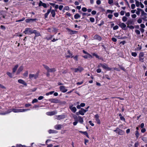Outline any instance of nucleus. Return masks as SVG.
<instances>
[{
	"label": "nucleus",
	"instance_id": "34",
	"mask_svg": "<svg viewBox=\"0 0 147 147\" xmlns=\"http://www.w3.org/2000/svg\"><path fill=\"white\" fill-rule=\"evenodd\" d=\"M93 55L95 56L96 58H98L99 59H101V58L99 56H98L95 53H93L92 54Z\"/></svg>",
	"mask_w": 147,
	"mask_h": 147
},
{
	"label": "nucleus",
	"instance_id": "2",
	"mask_svg": "<svg viewBox=\"0 0 147 147\" xmlns=\"http://www.w3.org/2000/svg\"><path fill=\"white\" fill-rule=\"evenodd\" d=\"M34 32V30H33L31 28H26L25 31L23 32V33L25 34L28 35L31 34Z\"/></svg>",
	"mask_w": 147,
	"mask_h": 147
},
{
	"label": "nucleus",
	"instance_id": "56",
	"mask_svg": "<svg viewBox=\"0 0 147 147\" xmlns=\"http://www.w3.org/2000/svg\"><path fill=\"white\" fill-rule=\"evenodd\" d=\"M142 20L141 18H139L137 20L139 24L141 23L142 22Z\"/></svg>",
	"mask_w": 147,
	"mask_h": 147
},
{
	"label": "nucleus",
	"instance_id": "29",
	"mask_svg": "<svg viewBox=\"0 0 147 147\" xmlns=\"http://www.w3.org/2000/svg\"><path fill=\"white\" fill-rule=\"evenodd\" d=\"M16 147H32L31 146H27L24 145H22L21 144H17L16 145Z\"/></svg>",
	"mask_w": 147,
	"mask_h": 147
},
{
	"label": "nucleus",
	"instance_id": "32",
	"mask_svg": "<svg viewBox=\"0 0 147 147\" xmlns=\"http://www.w3.org/2000/svg\"><path fill=\"white\" fill-rule=\"evenodd\" d=\"M80 133L83 134H84L86 135V136L88 138H89L88 136V133L86 131H79Z\"/></svg>",
	"mask_w": 147,
	"mask_h": 147
},
{
	"label": "nucleus",
	"instance_id": "31",
	"mask_svg": "<svg viewBox=\"0 0 147 147\" xmlns=\"http://www.w3.org/2000/svg\"><path fill=\"white\" fill-rule=\"evenodd\" d=\"M50 12H51V14H52V17H55L56 14L55 11L53 9L51 10Z\"/></svg>",
	"mask_w": 147,
	"mask_h": 147
},
{
	"label": "nucleus",
	"instance_id": "49",
	"mask_svg": "<svg viewBox=\"0 0 147 147\" xmlns=\"http://www.w3.org/2000/svg\"><path fill=\"white\" fill-rule=\"evenodd\" d=\"M90 21L92 22H94L95 20L94 18H90Z\"/></svg>",
	"mask_w": 147,
	"mask_h": 147
},
{
	"label": "nucleus",
	"instance_id": "46",
	"mask_svg": "<svg viewBox=\"0 0 147 147\" xmlns=\"http://www.w3.org/2000/svg\"><path fill=\"white\" fill-rule=\"evenodd\" d=\"M28 72L27 71H25V72L24 74L23 75L24 76L27 77L28 76Z\"/></svg>",
	"mask_w": 147,
	"mask_h": 147
},
{
	"label": "nucleus",
	"instance_id": "37",
	"mask_svg": "<svg viewBox=\"0 0 147 147\" xmlns=\"http://www.w3.org/2000/svg\"><path fill=\"white\" fill-rule=\"evenodd\" d=\"M50 10H48L47 11V13H45V18H47L48 15L50 13Z\"/></svg>",
	"mask_w": 147,
	"mask_h": 147
},
{
	"label": "nucleus",
	"instance_id": "20",
	"mask_svg": "<svg viewBox=\"0 0 147 147\" xmlns=\"http://www.w3.org/2000/svg\"><path fill=\"white\" fill-rule=\"evenodd\" d=\"M18 82L26 86L27 84L23 80L21 79H19L18 80Z\"/></svg>",
	"mask_w": 147,
	"mask_h": 147
},
{
	"label": "nucleus",
	"instance_id": "17",
	"mask_svg": "<svg viewBox=\"0 0 147 147\" xmlns=\"http://www.w3.org/2000/svg\"><path fill=\"white\" fill-rule=\"evenodd\" d=\"M72 54L69 51H67V53L66 54L65 57L67 58L71 57L72 58L73 56H72Z\"/></svg>",
	"mask_w": 147,
	"mask_h": 147
},
{
	"label": "nucleus",
	"instance_id": "53",
	"mask_svg": "<svg viewBox=\"0 0 147 147\" xmlns=\"http://www.w3.org/2000/svg\"><path fill=\"white\" fill-rule=\"evenodd\" d=\"M0 88L3 89H5L6 88V87L5 86L1 84H0Z\"/></svg>",
	"mask_w": 147,
	"mask_h": 147
},
{
	"label": "nucleus",
	"instance_id": "64",
	"mask_svg": "<svg viewBox=\"0 0 147 147\" xmlns=\"http://www.w3.org/2000/svg\"><path fill=\"white\" fill-rule=\"evenodd\" d=\"M114 15L116 17H117L119 16V14L117 13H114Z\"/></svg>",
	"mask_w": 147,
	"mask_h": 147
},
{
	"label": "nucleus",
	"instance_id": "41",
	"mask_svg": "<svg viewBox=\"0 0 147 147\" xmlns=\"http://www.w3.org/2000/svg\"><path fill=\"white\" fill-rule=\"evenodd\" d=\"M135 1H136V6L137 7H138L140 5V2L137 0H135Z\"/></svg>",
	"mask_w": 147,
	"mask_h": 147
},
{
	"label": "nucleus",
	"instance_id": "13",
	"mask_svg": "<svg viewBox=\"0 0 147 147\" xmlns=\"http://www.w3.org/2000/svg\"><path fill=\"white\" fill-rule=\"evenodd\" d=\"M59 88L60 91L63 92H65L67 91V89L63 86H60L59 87Z\"/></svg>",
	"mask_w": 147,
	"mask_h": 147
},
{
	"label": "nucleus",
	"instance_id": "3",
	"mask_svg": "<svg viewBox=\"0 0 147 147\" xmlns=\"http://www.w3.org/2000/svg\"><path fill=\"white\" fill-rule=\"evenodd\" d=\"M43 66L48 72H53L56 71L55 69V68L50 69L49 67L47 65H43Z\"/></svg>",
	"mask_w": 147,
	"mask_h": 147
},
{
	"label": "nucleus",
	"instance_id": "26",
	"mask_svg": "<svg viewBox=\"0 0 147 147\" xmlns=\"http://www.w3.org/2000/svg\"><path fill=\"white\" fill-rule=\"evenodd\" d=\"M34 32L33 33L35 34V37L40 36V33L37 32L36 30H34Z\"/></svg>",
	"mask_w": 147,
	"mask_h": 147
},
{
	"label": "nucleus",
	"instance_id": "52",
	"mask_svg": "<svg viewBox=\"0 0 147 147\" xmlns=\"http://www.w3.org/2000/svg\"><path fill=\"white\" fill-rule=\"evenodd\" d=\"M38 101V100L36 99H34L33 100L32 102V103L33 104L35 102H36Z\"/></svg>",
	"mask_w": 147,
	"mask_h": 147
},
{
	"label": "nucleus",
	"instance_id": "19",
	"mask_svg": "<svg viewBox=\"0 0 147 147\" xmlns=\"http://www.w3.org/2000/svg\"><path fill=\"white\" fill-rule=\"evenodd\" d=\"M94 38L95 39L98 40L99 41L101 40L102 39L101 37L97 35H95L94 36Z\"/></svg>",
	"mask_w": 147,
	"mask_h": 147
},
{
	"label": "nucleus",
	"instance_id": "63",
	"mask_svg": "<svg viewBox=\"0 0 147 147\" xmlns=\"http://www.w3.org/2000/svg\"><path fill=\"white\" fill-rule=\"evenodd\" d=\"M125 11H121L120 12V14L121 16H123L124 14Z\"/></svg>",
	"mask_w": 147,
	"mask_h": 147
},
{
	"label": "nucleus",
	"instance_id": "1",
	"mask_svg": "<svg viewBox=\"0 0 147 147\" xmlns=\"http://www.w3.org/2000/svg\"><path fill=\"white\" fill-rule=\"evenodd\" d=\"M30 109H13L9 110V113H11L12 111L16 113L19 112H25L28 110H30Z\"/></svg>",
	"mask_w": 147,
	"mask_h": 147
},
{
	"label": "nucleus",
	"instance_id": "58",
	"mask_svg": "<svg viewBox=\"0 0 147 147\" xmlns=\"http://www.w3.org/2000/svg\"><path fill=\"white\" fill-rule=\"evenodd\" d=\"M64 10H66L67 11H68L69 10V7L68 6H65L64 8Z\"/></svg>",
	"mask_w": 147,
	"mask_h": 147
},
{
	"label": "nucleus",
	"instance_id": "45",
	"mask_svg": "<svg viewBox=\"0 0 147 147\" xmlns=\"http://www.w3.org/2000/svg\"><path fill=\"white\" fill-rule=\"evenodd\" d=\"M131 55L134 57H136L137 55V54L136 52H132L131 53Z\"/></svg>",
	"mask_w": 147,
	"mask_h": 147
},
{
	"label": "nucleus",
	"instance_id": "5",
	"mask_svg": "<svg viewBox=\"0 0 147 147\" xmlns=\"http://www.w3.org/2000/svg\"><path fill=\"white\" fill-rule=\"evenodd\" d=\"M65 115H56L55 116V118L56 119L60 120L65 118Z\"/></svg>",
	"mask_w": 147,
	"mask_h": 147
},
{
	"label": "nucleus",
	"instance_id": "42",
	"mask_svg": "<svg viewBox=\"0 0 147 147\" xmlns=\"http://www.w3.org/2000/svg\"><path fill=\"white\" fill-rule=\"evenodd\" d=\"M127 20V18L125 16H123L122 18V20L123 22H125Z\"/></svg>",
	"mask_w": 147,
	"mask_h": 147
},
{
	"label": "nucleus",
	"instance_id": "55",
	"mask_svg": "<svg viewBox=\"0 0 147 147\" xmlns=\"http://www.w3.org/2000/svg\"><path fill=\"white\" fill-rule=\"evenodd\" d=\"M113 3V0H108V3L109 4H111Z\"/></svg>",
	"mask_w": 147,
	"mask_h": 147
},
{
	"label": "nucleus",
	"instance_id": "21",
	"mask_svg": "<svg viewBox=\"0 0 147 147\" xmlns=\"http://www.w3.org/2000/svg\"><path fill=\"white\" fill-rule=\"evenodd\" d=\"M23 67L22 66H20L18 68L17 72V74H19L23 69Z\"/></svg>",
	"mask_w": 147,
	"mask_h": 147
},
{
	"label": "nucleus",
	"instance_id": "43",
	"mask_svg": "<svg viewBox=\"0 0 147 147\" xmlns=\"http://www.w3.org/2000/svg\"><path fill=\"white\" fill-rule=\"evenodd\" d=\"M139 135V134L138 131L136 130V131L135 135L137 138L138 137Z\"/></svg>",
	"mask_w": 147,
	"mask_h": 147
},
{
	"label": "nucleus",
	"instance_id": "22",
	"mask_svg": "<svg viewBox=\"0 0 147 147\" xmlns=\"http://www.w3.org/2000/svg\"><path fill=\"white\" fill-rule=\"evenodd\" d=\"M84 111V109L83 108H81V110H79V113L80 114L82 115H84V113H85Z\"/></svg>",
	"mask_w": 147,
	"mask_h": 147
},
{
	"label": "nucleus",
	"instance_id": "8",
	"mask_svg": "<svg viewBox=\"0 0 147 147\" xmlns=\"http://www.w3.org/2000/svg\"><path fill=\"white\" fill-rule=\"evenodd\" d=\"M114 131L116 132L119 134L121 135H123L125 133V132L124 131H122L121 129H120L118 128H117V129L115 130H114Z\"/></svg>",
	"mask_w": 147,
	"mask_h": 147
},
{
	"label": "nucleus",
	"instance_id": "40",
	"mask_svg": "<svg viewBox=\"0 0 147 147\" xmlns=\"http://www.w3.org/2000/svg\"><path fill=\"white\" fill-rule=\"evenodd\" d=\"M53 93H54V91H51V92H49L47 93L46 94V96H48V95H49L50 94H52Z\"/></svg>",
	"mask_w": 147,
	"mask_h": 147
},
{
	"label": "nucleus",
	"instance_id": "57",
	"mask_svg": "<svg viewBox=\"0 0 147 147\" xmlns=\"http://www.w3.org/2000/svg\"><path fill=\"white\" fill-rule=\"evenodd\" d=\"M96 3L97 5H99L101 4V2L100 0H97L96 1Z\"/></svg>",
	"mask_w": 147,
	"mask_h": 147
},
{
	"label": "nucleus",
	"instance_id": "48",
	"mask_svg": "<svg viewBox=\"0 0 147 147\" xmlns=\"http://www.w3.org/2000/svg\"><path fill=\"white\" fill-rule=\"evenodd\" d=\"M127 27L129 28L130 29H133L134 28V26L132 25H127Z\"/></svg>",
	"mask_w": 147,
	"mask_h": 147
},
{
	"label": "nucleus",
	"instance_id": "30",
	"mask_svg": "<svg viewBox=\"0 0 147 147\" xmlns=\"http://www.w3.org/2000/svg\"><path fill=\"white\" fill-rule=\"evenodd\" d=\"M36 20V19H26L25 21L26 22L28 23L30 22L31 21H35Z\"/></svg>",
	"mask_w": 147,
	"mask_h": 147
},
{
	"label": "nucleus",
	"instance_id": "6",
	"mask_svg": "<svg viewBox=\"0 0 147 147\" xmlns=\"http://www.w3.org/2000/svg\"><path fill=\"white\" fill-rule=\"evenodd\" d=\"M100 65L104 69H107V70L109 71L111 70V69L108 67V66L105 63H100Z\"/></svg>",
	"mask_w": 147,
	"mask_h": 147
},
{
	"label": "nucleus",
	"instance_id": "9",
	"mask_svg": "<svg viewBox=\"0 0 147 147\" xmlns=\"http://www.w3.org/2000/svg\"><path fill=\"white\" fill-rule=\"evenodd\" d=\"M38 73H36L35 74H30L29 75V78L30 79H31L32 78L36 79L38 77Z\"/></svg>",
	"mask_w": 147,
	"mask_h": 147
},
{
	"label": "nucleus",
	"instance_id": "11",
	"mask_svg": "<svg viewBox=\"0 0 147 147\" xmlns=\"http://www.w3.org/2000/svg\"><path fill=\"white\" fill-rule=\"evenodd\" d=\"M119 26L123 29L126 30L125 28L126 27V25L124 23L120 22L119 24Z\"/></svg>",
	"mask_w": 147,
	"mask_h": 147
},
{
	"label": "nucleus",
	"instance_id": "12",
	"mask_svg": "<svg viewBox=\"0 0 147 147\" xmlns=\"http://www.w3.org/2000/svg\"><path fill=\"white\" fill-rule=\"evenodd\" d=\"M73 105H70L69 106V108L73 112L75 113L77 109L75 107H73Z\"/></svg>",
	"mask_w": 147,
	"mask_h": 147
},
{
	"label": "nucleus",
	"instance_id": "50",
	"mask_svg": "<svg viewBox=\"0 0 147 147\" xmlns=\"http://www.w3.org/2000/svg\"><path fill=\"white\" fill-rule=\"evenodd\" d=\"M118 28H119L118 26L117 25H116L113 27V29L114 30H116L118 29Z\"/></svg>",
	"mask_w": 147,
	"mask_h": 147
},
{
	"label": "nucleus",
	"instance_id": "7",
	"mask_svg": "<svg viewBox=\"0 0 147 147\" xmlns=\"http://www.w3.org/2000/svg\"><path fill=\"white\" fill-rule=\"evenodd\" d=\"M144 55L143 52H140L139 54V60L141 62H144Z\"/></svg>",
	"mask_w": 147,
	"mask_h": 147
},
{
	"label": "nucleus",
	"instance_id": "36",
	"mask_svg": "<svg viewBox=\"0 0 147 147\" xmlns=\"http://www.w3.org/2000/svg\"><path fill=\"white\" fill-rule=\"evenodd\" d=\"M50 10H48L47 11V13H45V18H47L48 15L50 13Z\"/></svg>",
	"mask_w": 147,
	"mask_h": 147
},
{
	"label": "nucleus",
	"instance_id": "15",
	"mask_svg": "<svg viewBox=\"0 0 147 147\" xmlns=\"http://www.w3.org/2000/svg\"><path fill=\"white\" fill-rule=\"evenodd\" d=\"M38 5L39 6H42L45 8H46L47 7V4L45 3H43L41 1H40V2L38 4Z\"/></svg>",
	"mask_w": 147,
	"mask_h": 147
},
{
	"label": "nucleus",
	"instance_id": "51",
	"mask_svg": "<svg viewBox=\"0 0 147 147\" xmlns=\"http://www.w3.org/2000/svg\"><path fill=\"white\" fill-rule=\"evenodd\" d=\"M82 10L84 12H86L87 11V9L85 7H83L82 9Z\"/></svg>",
	"mask_w": 147,
	"mask_h": 147
},
{
	"label": "nucleus",
	"instance_id": "38",
	"mask_svg": "<svg viewBox=\"0 0 147 147\" xmlns=\"http://www.w3.org/2000/svg\"><path fill=\"white\" fill-rule=\"evenodd\" d=\"M147 15V14L145 13L143 10L142 11H141V16H146Z\"/></svg>",
	"mask_w": 147,
	"mask_h": 147
},
{
	"label": "nucleus",
	"instance_id": "23",
	"mask_svg": "<svg viewBox=\"0 0 147 147\" xmlns=\"http://www.w3.org/2000/svg\"><path fill=\"white\" fill-rule=\"evenodd\" d=\"M53 35H49L47 36L45 39L47 40H51L52 39L53 37Z\"/></svg>",
	"mask_w": 147,
	"mask_h": 147
},
{
	"label": "nucleus",
	"instance_id": "10",
	"mask_svg": "<svg viewBox=\"0 0 147 147\" xmlns=\"http://www.w3.org/2000/svg\"><path fill=\"white\" fill-rule=\"evenodd\" d=\"M94 117L97 123L99 124H100V120L99 119V116L97 114L95 115Z\"/></svg>",
	"mask_w": 147,
	"mask_h": 147
},
{
	"label": "nucleus",
	"instance_id": "59",
	"mask_svg": "<svg viewBox=\"0 0 147 147\" xmlns=\"http://www.w3.org/2000/svg\"><path fill=\"white\" fill-rule=\"evenodd\" d=\"M113 10H107V13H112L113 12Z\"/></svg>",
	"mask_w": 147,
	"mask_h": 147
},
{
	"label": "nucleus",
	"instance_id": "28",
	"mask_svg": "<svg viewBox=\"0 0 147 147\" xmlns=\"http://www.w3.org/2000/svg\"><path fill=\"white\" fill-rule=\"evenodd\" d=\"M18 67V65H16L13 69V72L14 73L16 71L17 68Z\"/></svg>",
	"mask_w": 147,
	"mask_h": 147
},
{
	"label": "nucleus",
	"instance_id": "16",
	"mask_svg": "<svg viewBox=\"0 0 147 147\" xmlns=\"http://www.w3.org/2000/svg\"><path fill=\"white\" fill-rule=\"evenodd\" d=\"M51 102L54 103H58L59 102V100L56 98H52L50 99L49 100Z\"/></svg>",
	"mask_w": 147,
	"mask_h": 147
},
{
	"label": "nucleus",
	"instance_id": "39",
	"mask_svg": "<svg viewBox=\"0 0 147 147\" xmlns=\"http://www.w3.org/2000/svg\"><path fill=\"white\" fill-rule=\"evenodd\" d=\"M82 15L83 16H89L90 15V14H89L88 13H82Z\"/></svg>",
	"mask_w": 147,
	"mask_h": 147
},
{
	"label": "nucleus",
	"instance_id": "54",
	"mask_svg": "<svg viewBox=\"0 0 147 147\" xmlns=\"http://www.w3.org/2000/svg\"><path fill=\"white\" fill-rule=\"evenodd\" d=\"M131 24V22L130 20H128L127 22L126 23V24L127 25H129V24Z\"/></svg>",
	"mask_w": 147,
	"mask_h": 147
},
{
	"label": "nucleus",
	"instance_id": "14",
	"mask_svg": "<svg viewBox=\"0 0 147 147\" xmlns=\"http://www.w3.org/2000/svg\"><path fill=\"white\" fill-rule=\"evenodd\" d=\"M57 111H53L51 112H47L46 113V114L48 115H53L57 113Z\"/></svg>",
	"mask_w": 147,
	"mask_h": 147
},
{
	"label": "nucleus",
	"instance_id": "61",
	"mask_svg": "<svg viewBox=\"0 0 147 147\" xmlns=\"http://www.w3.org/2000/svg\"><path fill=\"white\" fill-rule=\"evenodd\" d=\"M131 7L132 9H134L135 7V5L134 4H132L131 5Z\"/></svg>",
	"mask_w": 147,
	"mask_h": 147
},
{
	"label": "nucleus",
	"instance_id": "4",
	"mask_svg": "<svg viewBox=\"0 0 147 147\" xmlns=\"http://www.w3.org/2000/svg\"><path fill=\"white\" fill-rule=\"evenodd\" d=\"M71 69L75 72H77L78 71L81 72L84 70L83 68L80 67H79L78 68L75 69L71 68Z\"/></svg>",
	"mask_w": 147,
	"mask_h": 147
},
{
	"label": "nucleus",
	"instance_id": "27",
	"mask_svg": "<svg viewBox=\"0 0 147 147\" xmlns=\"http://www.w3.org/2000/svg\"><path fill=\"white\" fill-rule=\"evenodd\" d=\"M83 57L84 58L87 59L88 58H92V55L89 54H87L86 55L83 56Z\"/></svg>",
	"mask_w": 147,
	"mask_h": 147
},
{
	"label": "nucleus",
	"instance_id": "62",
	"mask_svg": "<svg viewBox=\"0 0 147 147\" xmlns=\"http://www.w3.org/2000/svg\"><path fill=\"white\" fill-rule=\"evenodd\" d=\"M78 55H76L74 57V59L75 61H77L78 60Z\"/></svg>",
	"mask_w": 147,
	"mask_h": 147
},
{
	"label": "nucleus",
	"instance_id": "33",
	"mask_svg": "<svg viewBox=\"0 0 147 147\" xmlns=\"http://www.w3.org/2000/svg\"><path fill=\"white\" fill-rule=\"evenodd\" d=\"M9 113V110H7V111L5 112H0V115H5L6 114H8Z\"/></svg>",
	"mask_w": 147,
	"mask_h": 147
},
{
	"label": "nucleus",
	"instance_id": "18",
	"mask_svg": "<svg viewBox=\"0 0 147 147\" xmlns=\"http://www.w3.org/2000/svg\"><path fill=\"white\" fill-rule=\"evenodd\" d=\"M62 127V125L60 124L54 126V128L57 130L60 129Z\"/></svg>",
	"mask_w": 147,
	"mask_h": 147
},
{
	"label": "nucleus",
	"instance_id": "25",
	"mask_svg": "<svg viewBox=\"0 0 147 147\" xmlns=\"http://www.w3.org/2000/svg\"><path fill=\"white\" fill-rule=\"evenodd\" d=\"M48 132L49 134H56L57 133V131L55 130H52V129H50L48 131Z\"/></svg>",
	"mask_w": 147,
	"mask_h": 147
},
{
	"label": "nucleus",
	"instance_id": "24",
	"mask_svg": "<svg viewBox=\"0 0 147 147\" xmlns=\"http://www.w3.org/2000/svg\"><path fill=\"white\" fill-rule=\"evenodd\" d=\"M78 120L81 123H83V119L81 117L78 116Z\"/></svg>",
	"mask_w": 147,
	"mask_h": 147
},
{
	"label": "nucleus",
	"instance_id": "47",
	"mask_svg": "<svg viewBox=\"0 0 147 147\" xmlns=\"http://www.w3.org/2000/svg\"><path fill=\"white\" fill-rule=\"evenodd\" d=\"M147 18V17L146 16H143V17L142 18V19L144 21H147V19H146Z\"/></svg>",
	"mask_w": 147,
	"mask_h": 147
},
{
	"label": "nucleus",
	"instance_id": "60",
	"mask_svg": "<svg viewBox=\"0 0 147 147\" xmlns=\"http://www.w3.org/2000/svg\"><path fill=\"white\" fill-rule=\"evenodd\" d=\"M135 32L138 34H140V32L138 30H135Z\"/></svg>",
	"mask_w": 147,
	"mask_h": 147
},
{
	"label": "nucleus",
	"instance_id": "35",
	"mask_svg": "<svg viewBox=\"0 0 147 147\" xmlns=\"http://www.w3.org/2000/svg\"><path fill=\"white\" fill-rule=\"evenodd\" d=\"M80 16L79 15V14L76 13V14L74 16V18L75 19H78V18L80 17Z\"/></svg>",
	"mask_w": 147,
	"mask_h": 147
},
{
	"label": "nucleus",
	"instance_id": "44",
	"mask_svg": "<svg viewBox=\"0 0 147 147\" xmlns=\"http://www.w3.org/2000/svg\"><path fill=\"white\" fill-rule=\"evenodd\" d=\"M7 74L10 77L12 78L13 76L11 73L9 72H7Z\"/></svg>",
	"mask_w": 147,
	"mask_h": 147
}]
</instances>
